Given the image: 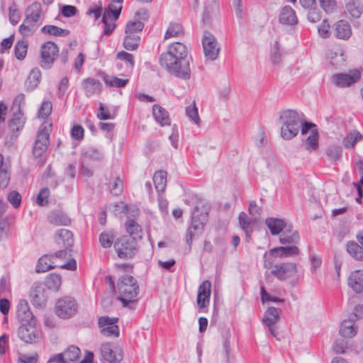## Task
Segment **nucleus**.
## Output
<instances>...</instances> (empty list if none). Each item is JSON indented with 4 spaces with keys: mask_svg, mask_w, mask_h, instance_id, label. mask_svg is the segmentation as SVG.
<instances>
[{
    "mask_svg": "<svg viewBox=\"0 0 363 363\" xmlns=\"http://www.w3.org/2000/svg\"><path fill=\"white\" fill-rule=\"evenodd\" d=\"M55 241L58 245H62L63 247L68 249L74 244L72 233L67 229H60L56 233Z\"/></svg>",
    "mask_w": 363,
    "mask_h": 363,
    "instance_id": "cd10ccee",
    "label": "nucleus"
},
{
    "mask_svg": "<svg viewBox=\"0 0 363 363\" xmlns=\"http://www.w3.org/2000/svg\"><path fill=\"white\" fill-rule=\"evenodd\" d=\"M290 231H284L279 237V242L284 245H295L298 243L300 237L298 231H294L291 235Z\"/></svg>",
    "mask_w": 363,
    "mask_h": 363,
    "instance_id": "e433bc0d",
    "label": "nucleus"
},
{
    "mask_svg": "<svg viewBox=\"0 0 363 363\" xmlns=\"http://www.w3.org/2000/svg\"><path fill=\"white\" fill-rule=\"evenodd\" d=\"M113 247L118 257L121 259H131L138 251V241L130 236L123 235L116 239Z\"/></svg>",
    "mask_w": 363,
    "mask_h": 363,
    "instance_id": "39448f33",
    "label": "nucleus"
},
{
    "mask_svg": "<svg viewBox=\"0 0 363 363\" xmlns=\"http://www.w3.org/2000/svg\"><path fill=\"white\" fill-rule=\"evenodd\" d=\"M330 27V24L328 22V20H326V19H324L322 21L321 24L319 26L318 31L319 35L323 38H328L330 36V31H329Z\"/></svg>",
    "mask_w": 363,
    "mask_h": 363,
    "instance_id": "69168bd1",
    "label": "nucleus"
},
{
    "mask_svg": "<svg viewBox=\"0 0 363 363\" xmlns=\"http://www.w3.org/2000/svg\"><path fill=\"white\" fill-rule=\"evenodd\" d=\"M211 205L204 199L198 198L191 211V224L186 233V242L191 245L192 240L201 234L208 219Z\"/></svg>",
    "mask_w": 363,
    "mask_h": 363,
    "instance_id": "f03ea898",
    "label": "nucleus"
},
{
    "mask_svg": "<svg viewBox=\"0 0 363 363\" xmlns=\"http://www.w3.org/2000/svg\"><path fill=\"white\" fill-rule=\"evenodd\" d=\"M140 38L124 37L123 47L128 50H135L139 47Z\"/></svg>",
    "mask_w": 363,
    "mask_h": 363,
    "instance_id": "5fc2aeb1",
    "label": "nucleus"
},
{
    "mask_svg": "<svg viewBox=\"0 0 363 363\" xmlns=\"http://www.w3.org/2000/svg\"><path fill=\"white\" fill-rule=\"evenodd\" d=\"M100 350L103 358L110 363L119 362L123 359L122 349L110 342L103 343L101 345Z\"/></svg>",
    "mask_w": 363,
    "mask_h": 363,
    "instance_id": "9d476101",
    "label": "nucleus"
},
{
    "mask_svg": "<svg viewBox=\"0 0 363 363\" xmlns=\"http://www.w3.org/2000/svg\"><path fill=\"white\" fill-rule=\"evenodd\" d=\"M28 43L26 40H18L14 47V54L18 60H23L27 54Z\"/></svg>",
    "mask_w": 363,
    "mask_h": 363,
    "instance_id": "49530a36",
    "label": "nucleus"
},
{
    "mask_svg": "<svg viewBox=\"0 0 363 363\" xmlns=\"http://www.w3.org/2000/svg\"><path fill=\"white\" fill-rule=\"evenodd\" d=\"M83 155L85 159L95 161H100L104 157L101 151L94 147H89L85 149L83 152Z\"/></svg>",
    "mask_w": 363,
    "mask_h": 363,
    "instance_id": "de8ad7c7",
    "label": "nucleus"
},
{
    "mask_svg": "<svg viewBox=\"0 0 363 363\" xmlns=\"http://www.w3.org/2000/svg\"><path fill=\"white\" fill-rule=\"evenodd\" d=\"M128 82V79H120L116 77H104L105 84L111 87L122 88L125 86Z\"/></svg>",
    "mask_w": 363,
    "mask_h": 363,
    "instance_id": "3c124183",
    "label": "nucleus"
},
{
    "mask_svg": "<svg viewBox=\"0 0 363 363\" xmlns=\"http://www.w3.org/2000/svg\"><path fill=\"white\" fill-rule=\"evenodd\" d=\"M61 284V276L57 274H49L45 281V284L48 289L53 291H58Z\"/></svg>",
    "mask_w": 363,
    "mask_h": 363,
    "instance_id": "58836bf2",
    "label": "nucleus"
},
{
    "mask_svg": "<svg viewBox=\"0 0 363 363\" xmlns=\"http://www.w3.org/2000/svg\"><path fill=\"white\" fill-rule=\"evenodd\" d=\"M342 148L340 145H330L326 150V155L329 160L336 162L342 157Z\"/></svg>",
    "mask_w": 363,
    "mask_h": 363,
    "instance_id": "09e8293b",
    "label": "nucleus"
},
{
    "mask_svg": "<svg viewBox=\"0 0 363 363\" xmlns=\"http://www.w3.org/2000/svg\"><path fill=\"white\" fill-rule=\"evenodd\" d=\"M50 190L48 187L42 189L37 197V203L40 206H44L48 203V197Z\"/></svg>",
    "mask_w": 363,
    "mask_h": 363,
    "instance_id": "13d9d810",
    "label": "nucleus"
},
{
    "mask_svg": "<svg viewBox=\"0 0 363 363\" xmlns=\"http://www.w3.org/2000/svg\"><path fill=\"white\" fill-rule=\"evenodd\" d=\"M125 228L128 233L127 236L135 238L137 241L143 238L142 228L134 219L128 218L125 223Z\"/></svg>",
    "mask_w": 363,
    "mask_h": 363,
    "instance_id": "c85d7f7f",
    "label": "nucleus"
},
{
    "mask_svg": "<svg viewBox=\"0 0 363 363\" xmlns=\"http://www.w3.org/2000/svg\"><path fill=\"white\" fill-rule=\"evenodd\" d=\"M38 28V25L25 18L18 28V31L23 36L29 37L33 35Z\"/></svg>",
    "mask_w": 363,
    "mask_h": 363,
    "instance_id": "c9c22d12",
    "label": "nucleus"
},
{
    "mask_svg": "<svg viewBox=\"0 0 363 363\" xmlns=\"http://www.w3.org/2000/svg\"><path fill=\"white\" fill-rule=\"evenodd\" d=\"M50 144L49 134L45 130H39L33 148V155L34 157H41L43 153L47 150Z\"/></svg>",
    "mask_w": 363,
    "mask_h": 363,
    "instance_id": "ddd939ff",
    "label": "nucleus"
},
{
    "mask_svg": "<svg viewBox=\"0 0 363 363\" xmlns=\"http://www.w3.org/2000/svg\"><path fill=\"white\" fill-rule=\"evenodd\" d=\"M65 361L66 363L77 361L81 354V351L79 347L71 345L62 352Z\"/></svg>",
    "mask_w": 363,
    "mask_h": 363,
    "instance_id": "ea45409f",
    "label": "nucleus"
},
{
    "mask_svg": "<svg viewBox=\"0 0 363 363\" xmlns=\"http://www.w3.org/2000/svg\"><path fill=\"white\" fill-rule=\"evenodd\" d=\"M279 21L284 25L294 26L298 23V18L291 6H285L280 11Z\"/></svg>",
    "mask_w": 363,
    "mask_h": 363,
    "instance_id": "5701e85b",
    "label": "nucleus"
},
{
    "mask_svg": "<svg viewBox=\"0 0 363 363\" xmlns=\"http://www.w3.org/2000/svg\"><path fill=\"white\" fill-rule=\"evenodd\" d=\"M35 323L21 324L18 329V337L26 343H32L39 339V333L35 327Z\"/></svg>",
    "mask_w": 363,
    "mask_h": 363,
    "instance_id": "4468645a",
    "label": "nucleus"
},
{
    "mask_svg": "<svg viewBox=\"0 0 363 363\" xmlns=\"http://www.w3.org/2000/svg\"><path fill=\"white\" fill-rule=\"evenodd\" d=\"M279 320V312L274 307H269L264 313L262 321L268 327L269 331L274 337L277 335L276 323Z\"/></svg>",
    "mask_w": 363,
    "mask_h": 363,
    "instance_id": "f3484780",
    "label": "nucleus"
},
{
    "mask_svg": "<svg viewBox=\"0 0 363 363\" xmlns=\"http://www.w3.org/2000/svg\"><path fill=\"white\" fill-rule=\"evenodd\" d=\"M211 284L209 281H203L199 287L197 304L199 308H206L210 301Z\"/></svg>",
    "mask_w": 363,
    "mask_h": 363,
    "instance_id": "aec40b11",
    "label": "nucleus"
},
{
    "mask_svg": "<svg viewBox=\"0 0 363 363\" xmlns=\"http://www.w3.org/2000/svg\"><path fill=\"white\" fill-rule=\"evenodd\" d=\"M48 220L50 223L54 225H69L71 223V219L67 215L60 211L54 210L51 211L48 216Z\"/></svg>",
    "mask_w": 363,
    "mask_h": 363,
    "instance_id": "bb28decb",
    "label": "nucleus"
},
{
    "mask_svg": "<svg viewBox=\"0 0 363 363\" xmlns=\"http://www.w3.org/2000/svg\"><path fill=\"white\" fill-rule=\"evenodd\" d=\"M363 136L357 130L350 132L346 137L343 138L342 144L345 148L354 147L355 143L362 139Z\"/></svg>",
    "mask_w": 363,
    "mask_h": 363,
    "instance_id": "79ce46f5",
    "label": "nucleus"
},
{
    "mask_svg": "<svg viewBox=\"0 0 363 363\" xmlns=\"http://www.w3.org/2000/svg\"><path fill=\"white\" fill-rule=\"evenodd\" d=\"M25 16L40 26L44 20L40 3L35 1L29 5L25 11Z\"/></svg>",
    "mask_w": 363,
    "mask_h": 363,
    "instance_id": "a211bd4d",
    "label": "nucleus"
},
{
    "mask_svg": "<svg viewBox=\"0 0 363 363\" xmlns=\"http://www.w3.org/2000/svg\"><path fill=\"white\" fill-rule=\"evenodd\" d=\"M319 134L317 129L312 130L310 135L306 140V148L308 151L315 150L318 147Z\"/></svg>",
    "mask_w": 363,
    "mask_h": 363,
    "instance_id": "a18cd8bd",
    "label": "nucleus"
},
{
    "mask_svg": "<svg viewBox=\"0 0 363 363\" xmlns=\"http://www.w3.org/2000/svg\"><path fill=\"white\" fill-rule=\"evenodd\" d=\"M25 118L22 111H16L13 113L11 118L9 121V128L13 133V137H18V132L24 126Z\"/></svg>",
    "mask_w": 363,
    "mask_h": 363,
    "instance_id": "a878e982",
    "label": "nucleus"
},
{
    "mask_svg": "<svg viewBox=\"0 0 363 363\" xmlns=\"http://www.w3.org/2000/svg\"><path fill=\"white\" fill-rule=\"evenodd\" d=\"M296 272V264L293 262H284L275 264L271 273L278 279L283 281L294 276Z\"/></svg>",
    "mask_w": 363,
    "mask_h": 363,
    "instance_id": "9b49d317",
    "label": "nucleus"
},
{
    "mask_svg": "<svg viewBox=\"0 0 363 363\" xmlns=\"http://www.w3.org/2000/svg\"><path fill=\"white\" fill-rule=\"evenodd\" d=\"M319 3L323 10L327 13H333L336 8L335 0H319Z\"/></svg>",
    "mask_w": 363,
    "mask_h": 363,
    "instance_id": "680f3d73",
    "label": "nucleus"
},
{
    "mask_svg": "<svg viewBox=\"0 0 363 363\" xmlns=\"http://www.w3.org/2000/svg\"><path fill=\"white\" fill-rule=\"evenodd\" d=\"M265 224L273 235H279L284 229L286 231H290L292 228V225H288L285 220L272 217L267 218L265 220Z\"/></svg>",
    "mask_w": 363,
    "mask_h": 363,
    "instance_id": "6ab92c4d",
    "label": "nucleus"
},
{
    "mask_svg": "<svg viewBox=\"0 0 363 363\" xmlns=\"http://www.w3.org/2000/svg\"><path fill=\"white\" fill-rule=\"evenodd\" d=\"M303 113L293 109H286L279 112V121L281 123V137L286 140L295 138L301 125Z\"/></svg>",
    "mask_w": 363,
    "mask_h": 363,
    "instance_id": "7ed1b4c3",
    "label": "nucleus"
},
{
    "mask_svg": "<svg viewBox=\"0 0 363 363\" xmlns=\"http://www.w3.org/2000/svg\"><path fill=\"white\" fill-rule=\"evenodd\" d=\"M201 41L205 57L211 61L216 60L220 47L215 36L211 32L205 30Z\"/></svg>",
    "mask_w": 363,
    "mask_h": 363,
    "instance_id": "6e6552de",
    "label": "nucleus"
},
{
    "mask_svg": "<svg viewBox=\"0 0 363 363\" xmlns=\"http://www.w3.org/2000/svg\"><path fill=\"white\" fill-rule=\"evenodd\" d=\"M152 114L155 119L160 123L161 125H170V119L168 112L162 106L155 104L152 106Z\"/></svg>",
    "mask_w": 363,
    "mask_h": 363,
    "instance_id": "7c9ffc66",
    "label": "nucleus"
},
{
    "mask_svg": "<svg viewBox=\"0 0 363 363\" xmlns=\"http://www.w3.org/2000/svg\"><path fill=\"white\" fill-rule=\"evenodd\" d=\"M17 318L21 324L35 323L34 315L30 310L28 302L21 299L18 301L16 309Z\"/></svg>",
    "mask_w": 363,
    "mask_h": 363,
    "instance_id": "dca6fc26",
    "label": "nucleus"
},
{
    "mask_svg": "<svg viewBox=\"0 0 363 363\" xmlns=\"http://www.w3.org/2000/svg\"><path fill=\"white\" fill-rule=\"evenodd\" d=\"M182 33V26L180 24L171 23L165 33L164 38L168 39L172 37H177Z\"/></svg>",
    "mask_w": 363,
    "mask_h": 363,
    "instance_id": "864d4df0",
    "label": "nucleus"
},
{
    "mask_svg": "<svg viewBox=\"0 0 363 363\" xmlns=\"http://www.w3.org/2000/svg\"><path fill=\"white\" fill-rule=\"evenodd\" d=\"M357 333V328L354 326V319L352 317L343 320L340 324V334L345 337H352Z\"/></svg>",
    "mask_w": 363,
    "mask_h": 363,
    "instance_id": "2f4dec72",
    "label": "nucleus"
},
{
    "mask_svg": "<svg viewBox=\"0 0 363 363\" xmlns=\"http://www.w3.org/2000/svg\"><path fill=\"white\" fill-rule=\"evenodd\" d=\"M52 106L50 101H43L39 111L38 116L40 118H46L52 112Z\"/></svg>",
    "mask_w": 363,
    "mask_h": 363,
    "instance_id": "bf43d9fd",
    "label": "nucleus"
},
{
    "mask_svg": "<svg viewBox=\"0 0 363 363\" xmlns=\"http://www.w3.org/2000/svg\"><path fill=\"white\" fill-rule=\"evenodd\" d=\"M40 78V71L38 69H33L25 82L26 90L27 91H32L34 90L38 86Z\"/></svg>",
    "mask_w": 363,
    "mask_h": 363,
    "instance_id": "473e14b6",
    "label": "nucleus"
},
{
    "mask_svg": "<svg viewBox=\"0 0 363 363\" xmlns=\"http://www.w3.org/2000/svg\"><path fill=\"white\" fill-rule=\"evenodd\" d=\"M152 180L157 193H163L167 185V172L162 170L156 172L153 175Z\"/></svg>",
    "mask_w": 363,
    "mask_h": 363,
    "instance_id": "f704fd0d",
    "label": "nucleus"
},
{
    "mask_svg": "<svg viewBox=\"0 0 363 363\" xmlns=\"http://www.w3.org/2000/svg\"><path fill=\"white\" fill-rule=\"evenodd\" d=\"M77 8L72 5H64L61 8V13L62 16L67 18L74 16L77 13Z\"/></svg>",
    "mask_w": 363,
    "mask_h": 363,
    "instance_id": "774afa93",
    "label": "nucleus"
},
{
    "mask_svg": "<svg viewBox=\"0 0 363 363\" xmlns=\"http://www.w3.org/2000/svg\"><path fill=\"white\" fill-rule=\"evenodd\" d=\"M41 33L57 37L67 36L70 32L69 30L62 29L60 27L52 25H46L41 28Z\"/></svg>",
    "mask_w": 363,
    "mask_h": 363,
    "instance_id": "4c0bfd02",
    "label": "nucleus"
},
{
    "mask_svg": "<svg viewBox=\"0 0 363 363\" xmlns=\"http://www.w3.org/2000/svg\"><path fill=\"white\" fill-rule=\"evenodd\" d=\"M360 77V72L354 69L351 71L350 74H335L332 77V82L337 86L346 87L357 82Z\"/></svg>",
    "mask_w": 363,
    "mask_h": 363,
    "instance_id": "f8f14e48",
    "label": "nucleus"
},
{
    "mask_svg": "<svg viewBox=\"0 0 363 363\" xmlns=\"http://www.w3.org/2000/svg\"><path fill=\"white\" fill-rule=\"evenodd\" d=\"M82 87L85 95L88 97L99 94L101 90L102 84L99 80L94 78H86L82 81Z\"/></svg>",
    "mask_w": 363,
    "mask_h": 363,
    "instance_id": "b1692460",
    "label": "nucleus"
},
{
    "mask_svg": "<svg viewBox=\"0 0 363 363\" xmlns=\"http://www.w3.org/2000/svg\"><path fill=\"white\" fill-rule=\"evenodd\" d=\"M117 288L120 294L118 299L124 306H127L129 302L136 297L139 291V286L136 279L128 274H125L119 278Z\"/></svg>",
    "mask_w": 363,
    "mask_h": 363,
    "instance_id": "20e7f679",
    "label": "nucleus"
},
{
    "mask_svg": "<svg viewBox=\"0 0 363 363\" xmlns=\"http://www.w3.org/2000/svg\"><path fill=\"white\" fill-rule=\"evenodd\" d=\"M122 6L115 7L112 4H109L105 9L101 19V22H104L105 19L112 18L113 21L118 19L121 13Z\"/></svg>",
    "mask_w": 363,
    "mask_h": 363,
    "instance_id": "a19ab883",
    "label": "nucleus"
},
{
    "mask_svg": "<svg viewBox=\"0 0 363 363\" xmlns=\"http://www.w3.org/2000/svg\"><path fill=\"white\" fill-rule=\"evenodd\" d=\"M9 21L13 25L15 26L18 23L19 18H20V14L18 9L16 8L15 4H13L12 6L9 7Z\"/></svg>",
    "mask_w": 363,
    "mask_h": 363,
    "instance_id": "0e129e2a",
    "label": "nucleus"
},
{
    "mask_svg": "<svg viewBox=\"0 0 363 363\" xmlns=\"http://www.w3.org/2000/svg\"><path fill=\"white\" fill-rule=\"evenodd\" d=\"M269 254L279 258L291 257L298 255L299 249L296 245H285L271 249Z\"/></svg>",
    "mask_w": 363,
    "mask_h": 363,
    "instance_id": "412c9836",
    "label": "nucleus"
},
{
    "mask_svg": "<svg viewBox=\"0 0 363 363\" xmlns=\"http://www.w3.org/2000/svg\"><path fill=\"white\" fill-rule=\"evenodd\" d=\"M7 199L13 208H17L21 204V196L18 191H12L8 194Z\"/></svg>",
    "mask_w": 363,
    "mask_h": 363,
    "instance_id": "052dcab7",
    "label": "nucleus"
},
{
    "mask_svg": "<svg viewBox=\"0 0 363 363\" xmlns=\"http://www.w3.org/2000/svg\"><path fill=\"white\" fill-rule=\"evenodd\" d=\"M186 115L190 118L195 124L199 125L200 118L198 113V109L196 104L194 103L192 105L186 108Z\"/></svg>",
    "mask_w": 363,
    "mask_h": 363,
    "instance_id": "6e6d98bb",
    "label": "nucleus"
},
{
    "mask_svg": "<svg viewBox=\"0 0 363 363\" xmlns=\"http://www.w3.org/2000/svg\"><path fill=\"white\" fill-rule=\"evenodd\" d=\"M347 252L355 260L363 261V247L354 241L346 244Z\"/></svg>",
    "mask_w": 363,
    "mask_h": 363,
    "instance_id": "72a5a7b5",
    "label": "nucleus"
},
{
    "mask_svg": "<svg viewBox=\"0 0 363 363\" xmlns=\"http://www.w3.org/2000/svg\"><path fill=\"white\" fill-rule=\"evenodd\" d=\"M30 301L34 306L42 308L46 305L48 296L42 284H35L30 291Z\"/></svg>",
    "mask_w": 363,
    "mask_h": 363,
    "instance_id": "2eb2a0df",
    "label": "nucleus"
},
{
    "mask_svg": "<svg viewBox=\"0 0 363 363\" xmlns=\"http://www.w3.org/2000/svg\"><path fill=\"white\" fill-rule=\"evenodd\" d=\"M346 9L353 18H357L362 15V7L354 0H350L346 4Z\"/></svg>",
    "mask_w": 363,
    "mask_h": 363,
    "instance_id": "8fccbe9b",
    "label": "nucleus"
},
{
    "mask_svg": "<svg viewBox=\"0 0 363 363\" xmlns=\"http://www.w3.org/2000/svg\"><path fill=\"white\" fill-rule=\"evenodd\" d=\"M144 23L140 20L138 18L133 21H128L125 26V33H140L144 28Z\"/></svg>",
    "mask_w": 363,
    "mask_h": 363,
    "instance_id": "603ef678",
    "label": "nucleus"
},
{
    "mask_svg": "<svg viewBox=\"0 0 363 363\" xmlns=\"http://www.w3.org/2000/svg\"><path fill=\"white\" fill-rule=\"evenodd\" d=\"M118 318H109L108 316H101L98 319V325L101 328V333L105 337L119 336V328L116 325Z\"/></svg>",
    "mask_w": 363,
    "mask_h": 363,
    "instance_id": "1a4fd4ad",
    "label": "nucleus"
},
{
    "mask_svg": "<svg viewBox=\"0 0 363 363\" xmlns=\"http://www.w3.org/2000/svg\"><path fill=\"white\" fill-rule=\"evenodd\" d=\"M78 306L76 301L70 296L59 298L55 303L56 315L62 319H69L77 312Z\"/></svg>",
    "mask_w": 363,
    "mask_h": 363,
    "instance_id": "423d86ee",
    "label": "nucleus"
},
{
    "mask_svg": "<svg viewBox=\"0 0 363 363\" xmlns=\"http://www.w3.org/2000/svg\"><path fill=\"white\" fill-rule=\"evenodd\" d=\"M111 185L110 191L112 194L118 196L122 193L123 189V181L118 177L114 178Z\"/></svg>",
    "mask_w": 363,
    "mask_h": 363,
    "instance_id": "4d7b16f0",
    "label": "nucleus"
},
{
    "mask_svg": "<svg viewBox=\"0 0 363 363\" xmlns=\"http://www.w3.org/2000/svg\"><path fill=\"white\" fill-rule=\"evenodd\" d=\"M334 35L337 38L347 40L352 35L350 23L345 20H340L333 25Z\"/></svg>",
    "mask_w": 363,
    "mask_h": 363,
    "instance_id": "393cba45",
    "label": "nucleus"
},
{
    "mask_svg": "<svg viewBox=\"0 0 363 363\" xmlns=\"http://www.w3.org/2000/svg\"><path fill=\"white\" fill-rule=\"evenodd\" d=\"M348 286L356 293L363 292V270L352 272L347 278Z\"/></svg>",
    "mask_w": 363,
    "mask_h": 363,
    "instance_id": "4be33fe9",
    "label": "nucleus"
},
{
    "mask_svg": "<svg viewBox=\"0 0 363 363\" xmlns=\"http://www.w3.org/2000/svg\"><path fill=\"white\" fill-rule=\"evenodd\" d=\"M59 52L57 45L48 41L41 45L40 48V65L43 69H48L52 66Z\"/></svg>",
    "mask_w": 363,
    "mask_h": 363,
    "instance_id": "0eeeda50",
    "label": "nucleus"
},
{
    "mask_svg": "<svg viewBox=\"0 0 363 363\" xmlns=\"http://www.w3.org/2000/svg\"><path fill=\"white\" fill-rule=\"evenodd\" d=\"M115 238L113 230L102 232L99 238L100 245L104 248H109L111 247Z\"/></svg>",
    "mask_w": 363,
    "mask_h": 363,
    "instance_id": "37998d69",
    "label": "nucleus"
},
{
    "mask_svg": "<svg viewBox=\"0 0 363 363\" xmlns=\"http://www.w3.org/2000/svg\"><path fill=\"white\" fill-rule=\"evenodd\" d=\"M239 224L242 230H248L251 229V226L253 223H257L256 218H249L247 215L242 211L238 216Z\"/></svg>",
    "mask_w": 363,
    "mask_h": 363,
    "instance_id": "c03bdc74",
    "label": "nucleus"
},
{
    "mask_svg": "<svg viewBox=\"0 0 363 363\" xmlns=\"http://www.w3.org/2000/svg\"><path fill=\"white\" fill-rule=\"evenodd\" d=\"M160 63L177 77L186 80L191 77L188 50L182 43L177 42L170 45L167 52L160 55Z\"/></svg>",
    "mask_w": 363,
    "mask_h": 363,
    "instance_id": "f257e3e1",
    "label": "nucleus"
},
{
    "mask_svg": "<svg viewBox=\"0 0 363 363\" xmlns=\"http://www.w3.org/2000/svg\"><path fill=\"white\" fill-rule=\"evenodd\" d=\"M54 256L50 255H44L39 259L35 267L37 273H43L50 269L55 268L53 265Z\"/></svg>",
    "mask_w": 363,
    "mask_h": 363,
    "instance_id": "c756f323",
    "label": "nucleus"
},
{
    "mask_svg": "<svg viewBox=\"0 0 363 363\" xmlns=\"http://www.w3.org/2000/svg\"><path fill=\"white\" fill-rule=\"evenodd\" d=\"M117 58L128 62L131 68L134 67V57L132 54L121 51L117 54Z\"/></svg>",
    "mask_w": 363,
    "mask_h": 363,
    "instance_id": "338daca9",
    "label": "nucleus"
},
{
    "mask_svg": "<svg viewBox=\"0 0 363 363\" xmlns=\"http://www.w3.org/2000/svg\"><path fill=\"white\" fill-rule=\"evenodd\" d=\"M307 18L311 23H316L320 20L321 12L318 9L316 6L308 9Z\"/></svg>",
    "mask_w": 363,
    "mask_h": 363,
    "instance_id": "e2e57ef3",
    "label": "nucleus"
}]
</instances>
